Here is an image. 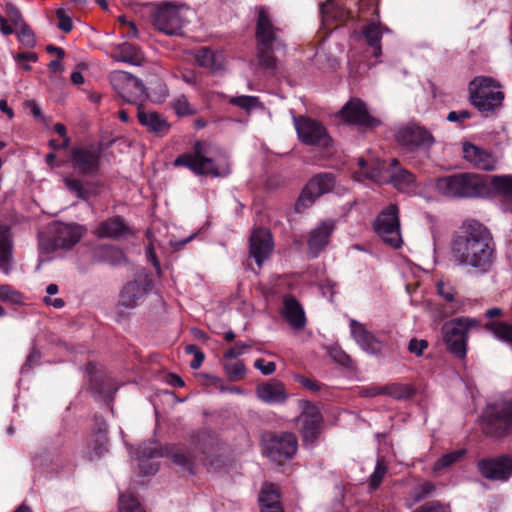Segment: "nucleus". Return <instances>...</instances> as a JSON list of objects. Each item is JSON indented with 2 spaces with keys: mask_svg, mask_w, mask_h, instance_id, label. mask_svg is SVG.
Instances as JSON below:
<instances>
[{
  "mask_svg": "<svg viewBox=\"0 0 512 512\" xmlns=\"http://www.w3.org/2000/svg\"><path fill=\"white\" fill-rule=\"evenodd\" d=\"M190 13L191 9L185 4L162 3L153 14V25L164 34L179 35Z\"/></svg>",
  "mask_w": 512,
  "mask_h": 512,
  "instance_id": "9d476101",
  "label": "nucleus"
},
{
  "mask_svg": "<svg viewBox=\"0 0 512 512\" xmlns=\"http://www.w3.org/2000/svg\"><path fill=\"white\" fill-rule=\"evenodd\" d=\"M491 77L480 76L469 84L472 104L481 112H490L502 104L504 94Z\"/></svg>",
  "mask_w": 512,
  "mask_h": 512,
  "instance_id": "1a4fd4ad",
  "label": "nucleus"
},
{
  "mask_svg": "<svg viewBox=\"0 0 512 512\" xmlns=\"http://www.w3.org/2000/svg\"><path fill=\"white\" fill-rule=\"evenodd\" d=\"M322 25L327 27L335 21H345L349 18V11L344 7L343 0H327L320 5Z\"/></svg>",
  "mask_w": 512,
  "mask_h": 512,
  "instance_id": "c756f323",
  "label": "nucleus"
},
{
  "mask_svg": "<svg viewBox=\"0 0 512 512\" xmlns=\"http://www.w3.org/2000/svg\"><path fill=\"white\" fill-rule=\"evenodd\" d=\"M479 326V320L470 317H458L445 322L442 326V334L447 350L463 359L467 353L468 333Z\"/></svg>",
  "mask_w": 512,
  "mask_h": 512,
  "instance_id": "6e6552de",
  "label": "nucleus"
},
{
  "mask_svg": "<svg viewBox=\"0 0 512 512\" xmlns=\"http://www.w3.org/2000/svg\"><path fill=\"white\" fill-rule=\"evenodd\" d=\"M119 512H145V510L134 496L130 494H120Z\"/></svg>",
  "mask_w": 512,
  "mask_h": 512,
  "instance_id": "49530a36",
  "label": "nucleus"
},
{
  "mask_svg": "<svg viewBox=\"0 0 512 512\" xmlns=\"http://www.w3.org/2000/svg\"><path fill=\"white\" fill-rule=\"evenodd\" d=\"M40 358V354L33 350L27 357L26 362L21 367V373L27 372L29 369H31L35 364H37L38 360Z\"/></svg>",
  "mask_w": 512,
  "mask_h": 512,
  "instance_id": "0e129e2a",
  "label": "nucleus"
},
{
  "mask_svg": "<svg viewBox=\"0 0 512 512\" xmlns=\"http://www.w3.org/2000/svg\"><path fill=\"white\" fill-rule=\"evenodd\" d=\"M174 166L186 167L196 175L226 177L231 173L227 155L217 146L206 141H196L191 152L179 155Z\"/></svg>",
  "mask_w": 512,
  "mask_h": 512,
  "instance_id": "7ed1b4c3",
  "label": "nucleus"
},
{
  "mask_svg": "<svg viewBox=\"0 0 512 512\" xmlns=\"http://www.w3.org/2000/svg\"><path fill=\"white\" fill-rule=\"evenodd\" d=\"M129 232V227L120 216H113L101 221L94 229V234L98 238L116 239L125 236Z\"/></svg>",
  "mask_w": 512,
  "mask_h": 512,
  "instance_id": "bb28decb",
  "label": "nucleus"
},
{
  "mask_svg": "<svg viewBox=\"0 0 512 512\" xmlns=\"http://www.w3.org/2000/svg\"><path fill=\"white\" fill-rule=\"evenodd\" d=\"M122 29V36L125 38L133 39L138 37V30L134 22H127V25Z\"/></svg>",
  "mask_w": 512,
  "mask_h": 512,
  "instance_id": "338daca9",
  "label": "nucleus"
},
{
  "mask_svg": "<svg viewBox=\"0 0 512 512\" xmlns=\"http://www.w3.org/2000/svg\"><path fill=\"white\" fill-rule=\"evenodd\" d=\"M71 166L82 176H93L100 168V152L95 149L73 147L70 150Z\"/></svg>",
  "mask_w": 512,
  "mask_h": 512,
  "instance_id": "aec40b11",
  "label": "nucleus"
},
{
  "mask_svg": "<svg viewBox=\"0 0 512 512\" xmlns=\"http://www.w3.org/2000/svg\"><path fill=\"white\" fill-rule=\"evenodd\" d=\"M249 348H251L250 343L238 342V343H236V345L234 347L228 349L224 353V359L225 360H233V359L237 358L238 356L242 355L243 351L245 349H249Z\"/></svg>",
  "mask_w": 512,
  "mask_h": 512,
  "instance_id": "4d7b16f0",
  "label": "nucleus"
},
{
  "mask_svg": "<svg viewBox=\"0 0 512 512\" xmlns=\"http://www.w3.org/2000/svg\"><path fill=\"white\" fill-rule=\"evenodd\" d=\"M259 503L261 507L280 506V496L277 487L274 484L265 483L259 494Z\"/></svg>",
  "mask_w": 512,
  "mask_h": 512,
  "instance_id": "a19ab883",
  "label": "nucleus"
},
{
  "mask_svg": "<svg viewBox=\"0 0 512 512\" xmlns=\"http://www.w3.org/2000/svg\"><path fill=\"white\" fill-rule=\"evenodd\" d=\"M230 104L244 109L246 112H251L257 108H262V104L258 97L241 95L232 97L229 100Z\"/></svg>",
  "mask_w": 512,
  "mask_h": 512,
  "instance_id": "37998d69",
  "label": "nucleus"
},
{
  "mask_svg": "<svg viewBox=\"0 0 512 512\" xmlns=\"http://www.w3.org/2000/svg\"><path fill=\"white\" fill-rule=\"evenodd\" d=\"M294 380L309 391L318 392L321 389V384L319 382L304 375L296 374L294 375Z\"/></svg>",
  "mask_w": 512,
  "mask_h": 512,
  "instance_id": "5fc2aeb1",
  "label": "nucleus"
},
{
  "mask_svg": "<svg viewBox=\"0 0 512 512\" xmlns=\"http://www.w3.org/2000/svg\"><path fill=\"white\" fill-rule=\"evenodd\" d=\"M300 406L302 412L299 421L301 423L303 441L306 446H313L320 434L323 421L322 414L318 407L310 401L303 400L300 402Z\"/></svg>",
  "mask_w": 512,
  "mask_h": 512,
  "instance_id": "f3484780",
  "label": "nucleus"
},
{
  "mask_svg": "<svg viewBox=\"0 0 512 512\" xmlns=\"http://www.w3.org/2000/svg\"><path fill=\"white\" fill-rule=\"evenodd\" d=\"M351 335L363 351L377 355L383 349V342L368 331L363 324L356 320H350Z\"/></svg>",
  "mask_w": 512,
  "mask_h": 512,
  "instance_id": "5701e85b",
  "label": "nucleus"
},
{
  "mask_svg": "<svg viewBox=\"0 0 512 512\" xmlns=\"http://www.w3.org/2000/svg\"><path fill=\"white\" fill-rule=\"evenodd\" d=\"M484 327L496 340L506 344L512 349V323L492 320L487 322Z\"/></svg>",
  "mask_w": 512,
  "mask_h": 512,
  "instance_id": "4c0bfd02",
  "label": "nucleus"
},
{
  "mask_svg": "<svg viewBox=\"0 0 512 512\" xmlns=\"http://www.w3.org/2000/svg\"><path fill=\"white\" fill-rule=\"evenodd\" d=\"M17 38L18 41L27 48H32L36 44L34 33L26 24L20 26V31L17 34Z\"/></svg>",
  "mask_w": 512,
  "mask_h": 512,
  "instance_id": "3c124183",
  "label": "nucleus"
},
{
  "mask_svg": "<svg viewBox=\"0 0 512 512\" xmlns=\"http://www.w3.org/2000/svg\"><path fill=\"white\" fill-rule=\"evenodd\" d=\"M384 32H390V29L374 19L368 21L362 29V34L369 46L373 48V56L376 58L381 55L380 41Z\"/></svg>",
  "mask_w": 512,
  "mask_h": 512,
  "instance_id": "c9c22d12",
  "label": "nucleus"
},
{
  "mask_svg": "<svg viewBox=\"0 0 512 512\" xmlns=\"http://www.w3.org/2000/svg\"><path fill=\"white\" fill-rule=\"evenodd\" d=\"M56 17L58 19V28L64 32H70L73 28L72 19L64 13L63 10L59 9L56 11Z\"/></svg>",
  "mask_w": 512,
  "mask_h": 512,
  "instance_id": "bf43d9fd",
  "label": "nucleus"
},
{
  "mask_svg": "<svg viewBox=\"0 0 512 512\" xmlns=\"http://www.w3.org/2000/svg\"><path fill=\"white\" fill-rule=\"evenodd\" d=\"M172 109L175 113L180 116H189L195 113V110L189 103L187 97L185 95H179L175 97L170 103Z\"/></svg>",
  "mask_w": 512,
  "mask_h": 512,
  "instance_id": "de8ad7c7",
  "label": "nucleus"
},
{
  "mask_svg": "<svg viewBox=\"0 0 512 512\" xmlns=\"http://www.w3.org/2000/svg\"><path fill=\"white\" fill-rule=\"evenodd\" d=\"M360 395L363 397H375L378 395H384V386L368 385L360 389Z\"/></svg>",
  "mask_w": 512,
  "mask_h": 512,
  "instance_id": "052dcab7",
  "label": "nucleus"
},
{
  "mask_svg": "<svg viewBox=\"0 0 512 512\" xmlns=\"http://www.w3.org/2000/svg\"><path fill=\"white\" fill-rule=\"evenodd\" d=\"M477 468L484 478L505 482L512 476V456L503 454L481 459Z\"/></svg>",
  "mask_w": 512,
  "mask_h": 512,
  "instance_id": "a211bd4d",
  "label": "nucleus"
},
{
  "mask_svg": "<svg viewBox=\"0 0 512 512\" xmlns=\"http://www.w3.org/2000/svg\"><path fill=\"white\" fill-rule=\"evenodd\" d=\"M109 81L114 91L127 103L138 104L148 97L143 82L126 71H112Z\"/></svg>",
  "mask_w": 512,
  "mask_h": 512,
  "instance_id": "f8f14e48",
  "label": "nucleus"
},
{
  "mask_svg": "<svg viewBox=\"0 0 512 512\" xmlns=\"http://www.w3.org/2000/svg\"><path fill=\"white\" fill-rule=\"evenodd\" d=\"M96 253L103 261L111 265H119L125 261L122 250L113 245L101 246L97 249Z\"/></svg>",
  "mask_w": 512,
  "mask_h": 512,
  "instance_id": "ea45409f",
  "label": "nucleus"
},
{
  "mask_svg": "<svg viewBox=\"0 0 512 512\" xmlns=\"http://www.w3.org/2000/svg\"><path fill=\"white\" fill-rule=\"evenodd\" d=\"M224 370L231 380H240L246 374V367L240 360L228 361L224 364Z\"/></svg>",
  "mask_w": 512,
  "mask_h": 512,
  "instance_id": "09e8293b",
  "label": "nucleus"
},
{
  "mask_svg": "<svg viewBox=\"0 0 512 512\" xmlns=\"http://www.w3.org/2000/svg\"><path fill=\"white\" fill-rule=\"evenodd\" d=\"M335 229V224L331 220H325L315 227L308 239V252L311 257H317L327 246L329 238Z\"/></svg>",
  "mask_w": 512,
  "mask_h": 512,
  "instance_id": "a878e982",
  "label": "nucleus"
},
{
  "mask_svg": "<svg viewBox=\"0 0 512 512\" xmlns=\"http://www.w3.org/2000/svg\"><path fill=\"white\" fill-rule=\"evenodd\" d=\"M414 393V388L408 384L391 383L384 385V395H388L396 400L408 399L412 397Z\"/></svg>",
  "mask_w": 512,
  "mask_h": 512,
  "instance_id": "58836bf2",
  "label": "nucleus"
},
{
  "mask_svg": "<svg viewBox=\"0 0 512 512\" xmlns=\"http://www.w3.org/2000/svg\"><path fill=\"white\" fill-rule=\"evenodd\" d=\"M340 115L349 124L357 125L360 128H374L380 121L371 116L366 104L360 99H351L341 109Z\"/></svg>",
  "mask_w": 512,
  "mask_h": 512,
  "instance_id": "412c9836",
  "label": "nucleus"
},
{
  "mask_svg": "<svg viewBox=\"0 0 512 512\" xmlns=\"http://www.w3.org/2000/svg\"><path fill=\"white\" fill-rule=\"evenodd\" d=\"M489 198L497 195L512 203V175L487 176Z\"/></svg>",
  "mask_w": 512,
  "mask_h": 512,
  "instance_id": "72a5a7b5",
  "label": "nucleus"
},
{
  "mask_svg": "<svg viewBox=\"0 0 512 512\" xmlns=\"http://www.w3.org/2000/svg\"><path fill=\"white\" fill-rule=\"evenodd\" d=\"M283 317L289 325L295 330H301L306 325V316L301 304L291 296H287L283 301Z\"/></svg>",
  "mask_w": 512,
  "mask_h": 512,
  "instance_id": "cd10ccee",
  "label": "nucleus"
},
{
  "mask_svg": "<svg viewBox=\"0 0 512 512\" xmlns=\"http://www.w3.org/2000/svg\"><path fill=\"white\" fill-rule=\"evenodd\" d=\"M64 182L67 189L75 194L77 198L87 201L92 196L91 191L88 190L80 180L66 177Z\"/></svg>",
  "mask_w": 512,
  "mask_h": 512,
  "instance_id": "a18cd8bd",
  "label": "nucleus"
},
{
  "mask_svg": "<svg viewBox=\"0 0 512 512\" xmlns=\"http://www.w3.org/2000/svg\"><path fill=\"white\" fill-rule=\"evenodd\" d=\"M470 117L471 114L468 110L451 111L447 116V120L450 122H463L465 119Z\"/></svg>",
  "mask_w": 512,
  "mask_h": 512,
  "instance_id": "680f3d73",
  "label": "nucleus"
},
{
  "mask_svg": "<svg viewBox=\"0 0 512 512\" xmlns=\"http://www.w3.org/2000/svg\"><path fill=\"white\" fill-rule=\"evenodd\" d=\"M435 191L449 199L489 198L487 176L474 173H456L439 177Z\"/></svg>",
  "mask_w": 512,
  "mask_h": 512,
  "instance_id": "20e7f679",
  "label": "nucleus"
},
{
  "mask_svg": "<svg viewBox=\"0 0 512 512\" xmlns=\"http://www.w3.org/2000/svg\"><path fill=\"white\" fill-rule=\"evenodd\" d=\"M256 395L259 400L269 405L283 404L288 399L284 383L277 379H270L258 384Z\"/></svg>",
  "mask_w": 512,
  "mask_h": 512,
  "instance_id": "393cba45",
  "label": "nucleus"
},
{
  "mask_svg": "<svg viewBox=\"0 0 512 512\" xmlns=\"http://www.w3.org/2000/svg\"><path fill=\"white\" fill-rule=\"evenodd\" d=\"M482 421L484 433L491 437L501 438L512 432V390L487 405Z\"/></svg>",
  "mask_w": 512,
  "mask_h": 512,
  "instance_id": "423d86ee",
  "label": "nucleus"
},
{
  "mask_svg": "<svg viewBox=\"0 0 512 512\" xmlns=\"http://www.w3.org/2000/svg\"><path fill=\"white\" fill-rule=\"evenodd\" d=\"M297 448V438L295 434L289 432L274 435L266 443L267 456L278 463L291 459Z\"/></svg>",
  "mask_w": 512,
  "mask_h": 512,
  "instance_id": "6ab92c4d",
  "label": "nucleus"
},
{
  "mask_svg": "<svg viewBox=\"0 0 512 512\" xmlns=\"http://www.w3.org/2000/svg\"><path fill=\"white\" fill-rule=\"evenodd\" d=\"M436 289L439 296H441L445 301L452 302L455 297V289L452 285L447 284L443 281H437Z\"/></svg>",
  "mask_w": 512,
  "mask_h": 512,
  "instance_id": "603ef678",
  "label": "nucleus"
},
{
  "mask_svg": "<svg viewBox=\"0 0 512 512\" xmlns=\"http://www.w3.org/2000/svg\"><path fill=\"white\" fill-rule=\"evenodd\" d=\"M463 156L474 167L484 171H491L496 168L497 159L489 151L472 143L463 144Z\"/></svg>",
  "mask_w": 512,
  "mask_h": 512,
  "instance_id": "b1692460",
  "label": "nucleus"
},
{
  "mask_svg": "<svg viewBox=\"0 0 512 512\" xmlns=\"http://www.w3.org/2000/svg\"><path fill=\"white\" fill-rule=\"evenodd\" d=\"M196 448L201 451L205 457H199L192 454L187 449L180 446L155 447L152 444H144L134 453L138 461V466L144 475H152L158 471L159 464L155 459L160 457H169L173 463L179 466L183 471L194 474V466L197 462L207 464L206 458L211 456L215 450V441L206 431L197 434L194 441Z\"/></svg>",
  "mask_w": 512,
  "mask_h": 512,
  "instance_id": "f03ea898",
  "label": "nucleus"
},
{
  "mask_svg": "<svg viewBox=\"0 0 512 512\" xmlns=\"http://www.w3.org/2000/svg\"><path fill=\"white\" fill-rule=\"evenodd\" d=\"M395 137L404 152L426 151L435 141L428 130L414 123L400 127Z\"/></svg>",
  "mask_w": 512,
  "mask_h": 512,
  "instance_id": "4468645a",
  "label": "nucleus"
},
{
  "mask_svg": "<svg viewBox=\"0 0 512 512\" xmlns=\"http://www.w3.org/2000/svg\"><path fill=\"white\" fill-rule=\"evenodd\" d=\"M13 247V234L10 227L0 222V270L5 274H8L10 271Z\"/></svg>",
  "mask_w": 512,
  "mask_h": 512,
  "instance_id": "2f4dec72",
  "label": "nucleus"
},
{
  "mask_svg": "<svg viewBox=\"0 0 512 512\" xmlns=\"http://www.w3.org/2000/svg\"><path fill=\"white\" fill-rule=\"evenodd\" d=\"M9 19L15 27H20L24 23L21 13L15 7H10L8 10Z\"/></svg>",
  "mask_w": 512,
  "mask_h": 512,
  "instance_id": "69168bd1",
  "label": "nucleus"
},
{
  "mask_svg": "<svg viewBox=\"0 0 512 512\" xmlns=\"http://www.w3.org/2000/svg\"><path fill=\"white\" fill-rule=\"evenodd\" d=\"M107 443L106 424L102 421L99 424L97 432L91 435L87 440L84 457L89 460L99 458L105 451H107Z\"/></svg>",
  "mask_w": 512,
  "mask_h": 512,
  "instance_id": "473e14b6",
  "label": "nucleus"
},
{
  "mask_svg": "<svg viewBox=\"0 0 512 512\" xmlns=\"http://www.w3.org/2000/svg\"><path fill=\"white\" fill-rule=\"evenodd\" d=\"M187 354L193 355V360L190 363L192 369H198L204 361V353L196 345H188L185 347Z\"/></svg>",
  "mask_w": 512,
  "mask_h": 512,
  "instance_id": "864d4df0",
  "label": "nucleus"
},
{
  "mask_svg": "<svg viewBox=\"0 0 512 512\" xmlns=\"http://www.w3.org/2000/svg\"><path fill=\"white\" fill-rule=\"evenodd\" d=\"M147 293V286L139 281L127 283L119 295V306L133 309L138 306L144 295Z\"/></svg>",
  "mask_w": 512,
  "mask_h": 512,
  "instance_id": "7c9ffc66",
  "label": "nucleus"
},
{
  "mask_svg": "<svg viewBox=\"0 0 512 512\" xmlns=\"http://www.w3.org/2000/svg\"><path fill=\"white\" fill-rule=\"evenodd\" d=\"M293 122L302 143L322 148L331 144V137L321 122L307 116H294Z\"/></svg>",
  "mask_w": 512,
  "mask_h": 512,
  "instance_id": "ddd939ff",
  "label": "nucleus"
},
{
  "mask_svg": "<svg viewBox=\"0 0 512 512\" xmlns=\"http://www.w3.org/2000/svg\"><path fill=\"white\" fill-rule=\"evenodd\" d=\"M466 454V449H458L442 455L433 465L434 471H440L448 468L458 462Z\"/></svg>",
  "mask_w": 512,
  "mask_h": 512,
  "instance_id": "79ce46f5",
  "label": "nucleus"
},
{
  "mask_svg": "<svg viewBox=\"0 0 512 512\" xmlns=\"http://www.w3.org/2000/svg\"><path fill=\"white\" fill-rule=\"evenodd\" d=\"M0 300L12 304H22L24 297L21 292L14 289L11 285H0Z\"/></svg>",
  "mask_w": 512,
  "mask_h": 512,
  "instance_id": "8fccbe9b",
  "label": "nucleus"
},
{
  "mask_svg": "<svg viewBox=\"0 0 512 512\" xmlns=\"http://www.w3.org/2000/svg\"><path fill=\"white\" fill-rule=\"evenodd\" d=\"M427 347L428 342L424 339L412 338L408 344L409 352L415 354L416 356H421Z\"/></svg>",
  "mask_w": 512,
  "mask_h": 512,
  "instance_id": "13d9d810",
  "label": "nucleus"
},
{
  "mask_svg": "<svg viewBox=\"0 0 512 512\" xmlns=\"http://www.w3.org/2000/svg\"><path fill=\"white\" fill-rule=\"evenodd\" d=\"M254 367L258 369L263 375L268 376L275 372L276 364L272 361H265L263 358H258L254 362Z\"/></svg>",
  "mask_w": 512,
  "mask_h": 512,
  "instance_id": "6e6d98bb",
  "label": "nucleus"
},
{
  "mask_svg": "<svg viewBox=\"0 0 512 512\" xmlns=\"http://www.w3.org/2000/svg\"><path fill=\"white\" fill-rule=\"evenodd\" d=\"M387 470L388 468L384 461V458H379L376 462L375 469L368 480V485L371 491L376 490L380 486V484L383 481V478L387 473Z\"/></svg>",
  "mask_w": 512,
  "mask_h": 512,
  "instance_id": "c03bdc74",
  "label": "nucleus"
},
{
  "mask_svg": "<svg viewBox=\"0 0 512 512\" xmlns=\"http://www.w3.org/2000/svg\"><path fill=\"white\" fill-rule=\"evenodd\" d=\"M373 229L381 240L393 249L403 244L400 231L399 209L396 204L388 205L373 222Z\"/></svg>",
  "mask_w": 512,
  "mask_h": 512,
  "instance_id": "9b49d317",
  "label": "nucleus"
},
{
  "mask_svg": "<svg viewBox=\"0 0 512 512\" xmlns=\"http://www.w3.org/2000/svg\"><path fill=\"white\" fill-rule=\"evenodd\" d=\"M414 512H444V509L439 504L431 503L416 509Z\"/></svg>",
  "mask_w": 512,
  "mask_h": 512,
  "instance_id": "774afa93",
  "label": "nucleus"
},
{
  "mask_svg": "<svg viewBox=\"0 0 512 512\" xmlns=\"http://www.w3.org/2000/svg\"><path fill=\"white\" fill-rule=\"evenodd\" d=\"M451 253L456 265L486 273L495 259V243L486 226L477 220L468 219L454 234Z\"/></svg>",
  "mask_w": 512,
  "mask_h": 512,
  "instance_id": "f257e3e1",
  "label": "nucleus"
},
{
  "mask_svg": "<svg viewBox=\"0 0 512 512\" xmlns=\"http://www.w3.org/2000/svg\"><path fill=\"white\" fill-rule=\"evenodd\" d=\"M273 249L272 235L267 229H254L250 237V255L259 267L270 256Z\"/></svg>",
  "mask_w": 512,
  "mask_h": 512,
  "instance_id": "4be33fe9",
  "label": "nucleus"
},
{
  "mask_svg": "<svg viewBox=\"0 0 512 512\" xmlns=\"http://www.w3.org/2000/svg\"><path fill=\"white\" fill-rule=\"evenodd\" d=\"M52 238L49 247L40 239L39 245L47 250L69 249L76 245L84 236L86 228L76 223L55 222L51 227Z\"/></svg>",
  "mask_w": 512,
  "mask_h": 512,
  "instance_id": "2eb2a0df",
  "label": "nucleus"
},
{
  "mask_svg": "<svg viewBox=\"0 0 512 512\" xmlns=\"http://www.w3.org/2000/svg\"><path fill=\"white\" fill-rule=\"evenodd\" d=\"M359 166L360 171L357 174H361L379 184L389 181L400 191L407 190L415 180L411 172L399 166L397 159H391L388 167L385 166L384 162H379L370 170L367 168L364 159H359Z\"/></svg>",
  "mask_w": 512,
  "mask_h": 512,
  "instance_id": "0eeeda50",
  "label": "nucleus"
},
{
  "mask_svg": "<svg viewBox=\"0 0 512 512\" xmlns=\"http://www.w3.org/2000/svg\"><path fill=\"white\" fill-rule=\"evenodd\" d=\"M137 117L140 124L146 127L150 132L162 134L169 130V124L159 113L151 110L137 108Z\"/></svg>",
  "mask_w": 512,
  "mask_h": 512,
  "instance_id": "f704fd0d",
  "label": "nucleus"
},
{
  "mask_svg": "<svg viewBox=\"0 0 512 512\" xmlns=\"http://www.w3.org/2000/svg\"><path fill=\"white\" fill-rule=\"evenodd\" d=\"M279 31L280 29L272 24L267 11L263 7L260 8L256 25L257 58L259 65L271 73H274L277 67L273 49L282 46L277 35Z\"/></svg>",
  "mask_w": 512,
  "mask_h": 512,
  "instance_id": "39448f33",
  "label": "nucleus"
},
{
  "mask_svg": "<svg viewBox=\"0 0 512 512\" xmlns=\"http://www.w3.org/2000/svg\"><path fill=\"white\" fill-rule=\"evenodd\" d=\"M335 185L332 173H320L309 180L295 204L296 212H303L314 201L325 193L330 192Z\"/></svg>",
  "mask_w": 512,
  "mask_h": 512,
  "instance_id": "dca6fc26",
  "label": "nucleus"
},
{
  "mask_svg": "<svg viewBox=\"0 0 512 512\" xmlns=\"http://www.w3.org/2000/svg\"><path fill=\"white\" fill-rule=\"evenodd\" d=\"M111 56L115 61L133 66H141L145 61L143 52L127 42L113 46Z\"/></svg>",
  "mask_w": 512,
  "mask_h": 512,
  "instance_id": "c85d7f7f",
  "label": "nucleus"
},
{
  "mask_svg": "<svg viewBox=\"0 0 512 512\" xmlns=\"http://www.w3.org/2000/svg\"><path fill=\"white\" fill-rule=\"evenodd\" d=\"M195 60L199 66L211 71H219L224 67L223 55L208 48L199 49L196 53Z\"/></svg>",
  "mask_w": 512,
  "mask_h": 512,
  "instance_id": "e433bc0d",
  "label": "nucleus"
},
{
  "mask_svg": "<svg viewBox=\"0 0 512 512\" xmlns=\"http://www.w3.org/2000/svg\"><path fill=\"white\" fill-rule=\"evenodd\" d=\"M331 355L336 362H338L339 364H341L343 366H349L352 362L350 356L347 355L344 351H342L340 349H335L331 353Z\"/></svg>",
  "mask_w": 512,
  "mask_h": 512,
  "instance_id": "e2e57ef3",
  "label": "nucleus"
}]
</instances>
